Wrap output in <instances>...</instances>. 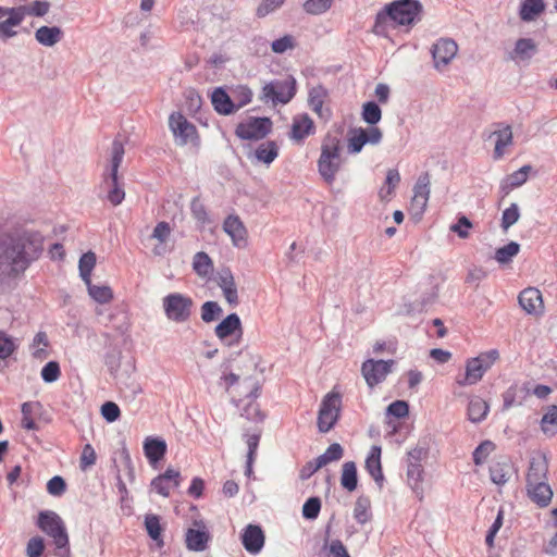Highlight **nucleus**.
Returning a JSON list of instances; mask_svg holds the SVG:
<instances>
[{"instance_id":"nucleus-55","label":"nucleus","mask_w":557,"mask_h":557,"mask_svg":"<svg viewBox=\"0 0 557 557\" xmlns=\"http://www.w3.org/2000/svg\"><path fill=\"white\" fill-rule=\"evenodd\" d=\"M495 450V444L491 441H484L473 451V461L476 466L483 465L491 453Z\"/></svg>"},{"instance_id":"nucleus-64","label":"nucleus","mask_w":557,"mask_h":557,"mask_svg":"<svg viewBox=\"0 0 557 557\" xmlns=\"http://www.w3.org/2000/svg\"><path fill=\"white\" fill-rule=\"evenodd\" d=\"M45 550V542L40 536L32 537L26 546L27 557H40Z\"/></svg>"},{"instance_id":"nucleus-44","label":"nucleus","mask_w":557,"mask_h":557,"mask_svg":"<svg viewBox=\"0 0 557 557\" xmlns=\"http://www.w3.org/2000/svg\"><path fill=\"white\" fill-rule=\"evenodd\" d=\"M400 183V174L397 169H389L386 173L385 184L380 189L379 196L382 200L387 199L394 193L396 186Z\"/></svg>"},{"instance_id":"nucleus-1","label":"nucleus","mask_w":557,"mask_h":557,"mask_svg":"<svg viewBox=\"0 0 557 557\" xmlns=\"http://www.w3.org/2000/svg\"><path fill=\"white\" fill-rule=\"evenodd\" d=\"M44 237L37 232L0 234V295L39 258Z\"/></svg>"},{"instance_id":"nucleus-20","label":"nucleus","mask_w":557,"mask_h":557,"mask_svg":"<svg viewBox=\"0 0 557 557\" xmlns=\"http://www.w3.org/2000/svg\"><path fill=\"white\" fill-rule=\"evenodd\" d=\"M216 337L224 341L233 335L238 337L243 334L242 321L237 313L226 315L214 329Z\"/></svg>"},{"instance_id":"nucleus-62","label":"nucleus","mask_w":557,"mask_h":557,"mask_svg":"<svg viewBox=\"0 0 557 557\" xmlns=\"http://www.w3.org/2000/svg\"><path fill=\"white\" fill-rule=\"evenodd\" d=\"M531 171L532 166L530 164H525L513 173L507 175L508 181H510L511 185L520 187L528 181V175Z\"/></svg>"},{"instance_id":"nucleus-3","label":"nucleus","mask_w":557,"mask_h":557,"mask_svg":"<svg viewBox=\"0 0 557 557\" xmlns=\"http://www.w3.org/2000/svg\"><path fill=\"white\" fill-rule=\"evenodd\" d=\"M50 10L46 0H35L28 4L7 8L0 5V39L8 40L17 35L13 28L18 26L26 15L42 17Z\"/></svg>"},{"instance_id":"nucleus-9","label":"nucleus","mask_w":557,"mask_h":557,"mask_svg":"<svg viewBox=\"0 0 557 557\" xmlns=\"http://www.w3.org/2000/svg\"><path fill=\"white\" fill-rule=\"evenodd\" d=\"M272 125L270 117L249 116L237 124L235 135L243 140L258 141L271 133Z\"/></svg>"},{"instance_id":"nucleus-6","label":"nucleus","mask_w":557,"mask_h":557,"mask_svg":"<svg viewBox=\"0 0 557 557\" xmlns=\"http://www.w3.org/2000/svg\"><path fill=\"white\" fill-rule=\"evenodd\" d=\"M297 82L289 75L284 79H274L262 87L260 99L264 102L271 101L273 104L288 103L296 95Z\"/></svg>"},{"instance_id":"nucleus-43","label":"nucleus","mask_w":557,"mask_h":557,"mask_svg":"<svg viewBox=\"0 0 557 557\" xmlns=\"http://www.w3.org/2000/svg\"><path fill=\"white\" fill-rule=\"evenodd\" d=\"M520 251V245L516 242H510L507 245L499 247L495 251V260L500 264H507L512 261Z\"/></svg>"},{"instance_id":"nucleus-61","label":"nucleus","mask_w":557,"mask_h":557,"mask_svg":"<svg viewBox=\"0 0 557 557\" xmlns=\"http://www.w3.org/2000/svg\"><path fill=\"white\" fill-rule=\"evenodd\" d=\"M96 460L97 455L95 449L90 444H86L79 457V468L85 471L91 466H94L96 463Z\"/></svg>"},{"instance_id":"nucleus-16","label":"nucleus","mask_w":557,"mask_h":557,"mask_svg":"<svg viewBox=\"0 0 557 557\" xmlns=\"http://www.w3.org/2000/svg\"><path fill=\"white\" fill-rule=\"evenodd\" d=\"M548 461L546 455L541 451L532 454L527 472V484L547 481Z\"/></svg>"},{"instance_id":"nucleus-22","label":"nucleus","mask_w":557,"mask_h":557,"mask_svg":"<svg viewBox=\"0 0 557 557\" xmlns=\"http://www.w3.org/2000/svg\"><path fill=\"white\" fill-rule=\"evenodd\" d=\"M211 103L219 114L230 115L236 112V103H234L223 87H216L212 91Z\"/></svg>"},{"instance_id":"nucleus-39","label":"nucleus","mask_w":557,"mask_h":557,"mask_svg":"<svg viewBox=\"0 0 557 557\" xmlns=\"http://www.w3.org/2000/svg\"><path fill=\"white\" fill-rule=\"evenodd\" d=\"M341 484L348 492H354L358 485L357 467L354 461H347L343 465Z\"/></svg>"},{"instance_id":"nucleus-10","label":"nucleus","mask_w":557,"mask_h":557,"mask_svg":"<svg viewBox=\"0 0 557 557\" xmlns=\"http://www.w3.org/2000/svg\"><path fill=\"white\" fill-rule=\"evenodd\" d=\"M382 138V131L376 126L369 128H351L348 132L347 150L350 154H357L362 150L364 145H379Z\"/></svg>"},{"instance_id":"nucleus-33","label":"nucleus","mask_w":557,"mask_h":557,"mask_svg":"<svg viewBox=\"0 0 557 557\" xmlns=\"http://www.w3.org/2000/svg\"><path fill=\"white\" fill-rule=\"evenodd\" d=\"M407 480L421 500L423 498L421 486L423 480V468L421 463L409 461L407 468Z\"/></svg>"},{"instance_id":"nucleus-46","label":"nucleus","mask_w":557,"mask_h":557,"mask_svg":"<svg viewBox=\"0 0 557 557\" xmlns=\"http://www.w3.org/2000/svg\"><path fill=\"white\" fill-rule=\"evenodd\" d=\"M511 467L508 462H495L491 469V479L497 485L505 484L510 478Z\"/></svg>"},{"instance_id":"nucleus-32","label":"nucleus","mask_w":557,"mask_h":557,"mask_svg":"<svg viewBox=\"0 0 557 557\" xmlns=\"http://www.w3.org/2000/svg\"><path fill=\"white\" fill-rule=\"evenodd\" d=\"M545 10L543 0H524L520 4L519 16L523 22L534 21Z\"/></svg>"},{"instance_id":"nucleus-25","label":"nucleus","mask_w":557,"mask_h":557,"mask_svg":"<svg viewBox=\"0 0 557 557\" xmlns=\"http://www.w3.org/2000/svg\"><path fill=\"white\" fill-rule=\"evenodd\" d=\"M342 396L334 391L327 393L318 412V418H339Z\"/></svg>"},{"instance_id":"nucleus-26","label":"nucleus","mask_w":557,"mask_h":557,"mask_svg":"<svg viewBox=\"0 0 557 557\" xmlns=\"http://www.w3.org/2000/svg\"><path fill=\"white\" fill-rule=\"evenodd\" d=\"M485 370L478 359L470 358L466 363V372L462 377H457L460 386L473 385L478 383L484 375Z\"/></svg>"},{"instance_id":"nucleus-11","label":"nucleus","mask_w":557,"mask_h":557,"mask_svg":"<svg viewBox=\"0 0 557 557\" xmlns=\"http://www.w3.org/2000/svg\"><path fill=\"white\" fill-rule=\"evenodd\" d=\"M430 52L432 54L434 69L442 72L455 59L458 52V45L454 39L443 37L432 45Z\"/></svg>"},{"instance_id":"nucleus-24","label":"nucleus","mask_w":557,"mask_h":557,"mask_svg":"<svg viewBox=\"0 0 557 557\" xmlns=\"http://www.w3.org/2000/svg\"><path fill=\"white\" fill-rule=\"evenodd\" d=\"M527 492L529 497L540 507H546L553 497V491L547 481L527 484Z\"/></svg>"},{"instance_id":"nucleus-58","label":"nucleus","mask_w":557,"mask_h":557,"mask_svg":"<svg viewBox=\"0 0 557 557\" xmlns=\"http://www.w3.org/2000/svg\"><path fill=\"white\" fill-rule=\"evenodd\" d=\"M190 211L194 219L205 225L210 222L206 207L201 203L199 197L193 198L190 202Z\"/></svg>"},{"instance_id":"nucleus-45","label":"nucleus","mask_w":557,"mask_h":557,"mask_svg":"<svg viewBox=\"0 0 557 557\" xmlns=\"http://www.w3.org/2000/svg\"><path fill=\"white\" fill-rule=\"evenodd\" d=\"M193 269L200 276H207L213 270V263L208 253L199 251L194 256Z\"/></svg>"},{"instance_id":"nucleus-48","label":"nucleus","mask_w":557,"mask_h":557,"mask_svg":"<svg viewBox=\"0 0 557 557\" xmlns=\"http://www.w3.org/2000/svg\"><path fill=\"white\" fill-rule=\"evenodd\" d=\"M223 313L221 306L213 300H208L201 306V319L206 323L218 320Z\"/></svg>"},{"instance_id":"nucleus-35","label":"nucleus","mask_w":557,"mask_h":557,"mask_svg":"<svg viewBox=\"0 0 557 557\" xmlns=\"http://www.w3.org/2000/svg\"><path fill=\"white\" fill-rule=\"evenodd\" d=\"M255 158L267 165L271 164L278 156V147L275 141L269 140L257 147Z\"/></svg>"},{"instance_id":"nucleus-49","label":"nucleus","mask_w":557,"mask_h":557,"mask_svg":"<svg viewBox=\"0 0 557 557\" xmlns=\"http://www.w3.org/2000/svg\"><path fill=\"white\" fill-rule=\"evenodd\" d=\"M488 411L490 406L484 399L475 397L470 400L468 406L469 418H485L488 414Z\"/></svg>"},{"instance_id":"nucleus-57","label":"nucleus","mask_w":557,"mask_h":557,"mask_svg":"<svg viewBox=\"0 0 557 557\" xmlns=\"http://www.w3.org/2000/svg\"><path fill=\"white\" fill-rule=\"evenodd\" d=\"M333 0H307L304 3V10L313 15H319L326 12L331 5Z\"/></svg>"},{"instance_id":"nucleus-15","label":"nucleus","mask_w":557,"mask_h":557,"mask_svg":"<svg viewBox=\"0 0 557 557\" xmlns=\"http://www.w3.org/2000/svg\"><path fill=\"white\" fill-rule=\"evenodd\" d=\"M181 484V473L174 469H166V471L151 481V488L163 497H169L171 491L178 487Z\"/></svg>"},{"instance_id":"nucleus-28","label":"nucleus","mask_w":557,"mask_h":557,"mask_svg":"<svg viewBox=\"0 0 557 557\" xmlns=\"http://www.w3.org/2000/svg\"><path fill=\"white\" fill-rule=\"evenodd\" d=\"M537 51V47L531 38H520L516 41L513 50L509 53L510 60H530Z\"/></svg>"},{"instance_id":"nucleus-21","label":"nucleus","mask_w":557,"mask_h":557,"mask_svg":"<svg viewBox=\"0 0 557 557\" xmlns=\"http://www.w3.org/2000/svg\"><path fill=\"white\" fill-rule=\"evenodd\" d=\"M381 446L374 445L371 447L369 455L366 459V469L371 478L379 484V486L383 485L384 474L381 462Z\"/></svg>"},{"instance_id":"nucleus-13","label":"nucleus","mask_w":557,"mask_h":557,"mask_svg":"<svg viewBox=\"0 0 557 557\" xmlns=\"http://www.w3.org/2000/svg\"><path fill=\"white\" fill-rule=\"evenodd\" d=\"M169 127L173 133L175 143L185 146L197 137V128L181 112H173L169 117Z\"/></svg>"},{"instance_id":"nucleus-8","label":"nucleus","mask_w":557,"mask_h":557,"mask_svg":"<svg viewBox=\"0 0 557 557\" xmlns=\"http://www.w3.org/2000/svg\"><path fill=\"white\" fill-rule=\"evenodd\" d=\"M162 305L169 320L183 323L190 318L194 301L189 296L171 293L163 298Z\"/></svg>"},{"instance_id":"nucleus-29","label":"nucleus","mask_w":557,"mask_h":557,"mask_svg":"<svg viewBox=\"0 0 557 557\" xmlns=\"http://www.w3.org/2000/svg\"><path fill=\"white\" fill-rule=\"evenodd\" d=\"M63 37V32L58 26H41L35 32V39L45 47H53Z\"/></svg>"},{"instance_id":"nucleus-7","label":"nucleus","mask_w":557,"mask_h":557,"mask_svg":"<svg viewBox=\"0 0 557 557\" xmlns=\"http://www.w3.org/2000/svg\"><path fill=\"white\" fill-rule=\"evenodd\" d=\"M38 528L52 539L58 548H63L69 542L64 521L54 511H41L38 515Z\"/></svg>"},{"instance_id":"nucleus-51","label":"nucleus","mask_w":557,"mask_h":557,"mask_svg":"<svg viewBox=\"0 0 557 557\" xmlns=\"http://www.w3.org/2000/svg\"><path fill=\"white\" fill-rule=\"evenodd\" d=\"M520 218V209L519 206L513 202L507 209L503 211L502 223L500 226L504 231H507L513 224L518 222Z\"/></svg>"},{"instance_id":"nucleus-31","label":"nucleus","mask_w":557,"mask_h":557,"mask_svg":"<svg viewBox=\"0 0 557 557\" xmlns=\"http://www.w3.org/2000/svg\"><path fill=\"white\" fill-rule=\"evenodd\" d=\"M261 433H262L261 430L255 429L252 431H248L244 435L246 444H247V447H248L247 469H246V473L248 475L252 472V463H253V461L256 459L257 449H258L259 442H260V438H261Z\"/></svg>"},{"instance_id":"nucleus-36","label":"nucleus","mask_w":557,"mask_h":557,"mask_svg":"<svg viewBox=\"0 0 557 557\" xmlns=\"http://www.w3.org/2000/svg\"><path fill=\"white\" fill-rule=\"evenodd\" d=\"M97 263V256L94 251L89 250L84 252L78 260V273L84 283H89L91 280V272Z\"/></svg>"},{"instance_id":"nucleus-59","label":"nucleus","mask_w":557,"mask_h":557,"mask_svg":"<svg viewBox=\"0 0 557 557\" xmlns=\"http://www.w3.org/2000/svg\"><path fill=\"white\" fill-rule=\"evenodd\" d=\"M41 379L46 383H53L60 376V366L57 361L47 362L40 372Z\"/></svg>"},{"instance_id":"nucleus-42","label":"nucleus","mask_w":557,"mask_h":557,"mask_svg":"<svg viewBox=\"0 0 557 557\" xmlns=\"http://www.w3.org/2000/svg\"><path fill=\"white\" fill-rule=\"evenodd\" d=\"M362 120L373 127L382 119V110L375 101H367L362 106Z\"/></svg>"},{"instance_id":"nucleus-63","label":"nucleus","mask_w":557,"mask_h":557,"mask_svg":"<svg viewBox=\"0 0 557 557\" xmlns=\"http://www.w3.org/2000/svg\"><path fill=\"white\" fill-rule=\"evenodd\" d=\"M66 491V482L60 476L55 475L47 483V492L52 496H61Z\"/></svg>"},{"instance_id":"nucleus-34","label":"nucleus","mask_w":557,"mask_h":557,"mask_svg":"<svg viewBox=\"0 0 557 557\" xmlns=\"http://www.w3.org/2000/svg\"><path fill=\"white\" fill-rule=\"evenodd\" d=\"M312 129L313 121L308 114H302L294 119L290 136L296 140H301L308 136Z\"/></svg>"},{"instance_id":"nucleus-12","label":"nucleus","mask_w":557,"mask_h":557,"mask_svg":"<svg viewBox=\"0 0 557 557\" xmlns=\"http://www.w3.org/2000/svg\"><path fill=\"white\" fill-rule=\"evenodd\" d=\"M211 541L210 531L202 519L193 521L190 528L185 532V545L188 550L203 552Z\"/></svg>"},{"instance_id":"nucleus-41","label":"nucleus","mask_w":557,"mask_h":557,"mask_svg":"<svg viewBox=\"0 0 557 557\" xmlns=\"http://www.w3.org/2000/svg\"><path fill=\"white\" fill-rule=\"evenodd\" d=\"M260 394V385L256 384L253 388L249 392L247 397L249 398V401L247 403L244 413L240 414L242 418H264V414L261 412L259 405L255 403V399Z\"/></svg>"},{"instance_id":"nucleus-52","label":"nucleus","mask_w":557,"mask_h":557,"mask_svg":"<svg viewBox=\"0 0 557 557\" xmlns=\"http://www.w3.org/2000/svg\"><path fill=\"white\" fill-rule=\"evenodd\" d=\"M430 183V174L428 172L420 174L413 187V196L420 199H429L431 191Z\"/></svg>"},{"instance_id":"nucleus-50","label":"nucleus","mask_w":557,"mask_h":557,"mask_svg":"<svg viewBox=\"0 0 557 557\" xmlns=\"http://www.w3.org/2000/svg\"><path fill=\"white\" fill-rule=\"evenodd\" d=\"M385 418H406L409 404L406 400H395L384 409Z\"/></svg>"},{"instance_id":"nucleus-23","label":"nucleus","mask_w":557,"mask_h":557,"mask_svg":"<svg viewBox=\"0 0 557 557\" xmlns=\"http://www.w3.org/2000/svg\"><path fill=\"white\" fill-rule=\"evenodd\" d=\"M518 300L528 313H537L543 308L542 294L534 287L523 289L519 294Z\"/></svg>"},{"instance_id":"nucleus-56","label":"nucleus","mask_w":557,"mask_h":557,"mask_svg":"<svg viewBox=\"0 0 557 557\" xmlns=\"http://www.w3.org/2000/svg\"><path fill=\"white\" fill-rule=\"evenodd\" d=\"M344 455L343 447L338 443L331 444L326 451L318 457V459L321 461L322 466H326L327 463L332 461H337L342 459Z\"/></svg>"},{"instance_id":"nucleus-14","label":"nucleus","mask_w":557,"mask_h":557,"mask_svg":"<svg viewBox=\"0 0 557 557\" xmlns=\"http://www.w3.org/2000/svg\"><path fill=\"white\" fill-rule=\"evenodd\" d=\"M394 360L367 359L361 366V373L369 387H374L385 380L392 371Z\"/></svg>"},{"instance_id":"nucleus-53","label":"nucleus","mask_w":557,"mask_h":557,"mask_svg":"<svg viewBox=\"0 0 557 557\" xmlns=\"http://www.w3.org/2000/svg\"><path fill=\"white\" fill-rule=\"evenodd\" d=\"M296 47V40L292 35H284L271 42V50L276 54H283L287 50H293Z\"/></svg>"},{"instance_id":"nucleus-27","label":"nucleus","mask_w":557,"mask_h":557,"mask_svg":"<svg viewBox=\"0 0 557 557\" xmlns=\"http://www.w3.org/2000/svg\"><path fill=\"white\" fill-rule=\"evenodd\" d=\"M145 529L150 539L156 543L157 547L162 548L164 546V528L161 524L160 517L154 513H147L145 516Z\"/></svg>"},{"instance_id":"nucleus-38","label":"nucleus","mask_w":557,"mask_h":557,"mask_svg":"<svg viewBox=\"0 0 557 557\" xmlns=\"http://www.w3.org/2000/svg\"><path fill=\"white\" fill-rule=\"evenodd\" d=\"M49 341L45 332H38L29 346L34 359L42 361L49 356Z\"/></svg>"},{"instance_id":"nucleus-60","label":"nucleus","mask_w":557,"mask_h":557,"mask_svg":"<svg viewBox=\"0 0 557 557\" xmlns=\"http://www.w3.org/2000/svg\"><path fill=\"white\" fill-rule=\"evenodd\" d=\"M16 349V345L11 336L0 331V359L9 358Z\"/></svg>"},{"instance_id":"nucleus-2","label":"nucleus","mask_w":557,"mask_h":557,"mask_svg":"<svg viewBox=\"0 0 557 557\" xmlns=\"http://www.w3.org/2000/svg\"><path fill=\"white\" fill-rule=\"evenodd\" d=\"M422 15L423 5L419 0H394L376 13L373 33L385 36L389 23L394 27L405 26L410 29L422 20Z\"/></svg>"},{"instance_id":"nucleus-47","label":"nucleus","mask_w":557,"mask_h":557,"mask_svg":"<svg viewBox=\"0 0 557 557\" xmlns=\"http://www.w3.org/2000/svg\"><path fill=\"white\" fill-rule=\"evenodd\" d=\"M370 499L368 497L360 496L355 504L354 508V517L355 519L361 523L364 524L368 522L371 518L370 512Z\"/></svg>"},{"instance_id":"nucleus-40","label":"nucleus","mask_w":557,"mask_h":557,"mask_svg":"<svg viewBox=\"0 0 557 557\" xmlns=\"http://www.w3.org/2000/svg\"><path fill=\"white\" fill-rule=\"evenodd\" d=\"M85 285L87 286L88 295L98 304H108L113 298V292L107 285H94L91 280L89 283H85Z\"/></svg>"},{"instance_id":"nucleus-19","label":"nucleus","mask_w":557,"mask_h":557,"mask_svg":"<svg viewBox=\"0 0 557 557\" xmlns=\"http://www.w3.org/2000/svg\"><path fill=\"white\" fill-rule=\"evenodd\" d=\"M498 129H495L488 135V138L495 137V148L493 151V159L500 160L505 154V148L512 145L513 136L511 126L508 124H497Z\"/></svg>"},{"instance_id":"nucleus-18","label":"nucleus","mask_w":557,"mask_h":557,"mask_svg":"<svg viewBox=\"0 0 557 557\" xmlns=\"http://www.w3.org/2000/svg\"><path fill=\"white\" fill-rule=\"evenodd\" d=\"M224 232L232 238L234 246L244 247L247 243V231L238 215H228L223 223Z\"/></svg>"},{"instance_id":"nucleus-37","label":"nucleus","mask_w":557,"mask_h":557,"mask_svg":"<svg viewBox=\"0 0 557 557\" xmlns=\"http://www.w3.org/2000/svg\"><path fill=\"white\" fill-rule=\"evenodd\" d=\"M326 97H327V90L322 85L314 86L309 90V98H308L309 107L320 117L324 116L323 103H324V100Z\"/></svg>"},{"instance_id":"nucleus-54","label":"nucleus","mask_w":557,"mask_h":557,"mask_svg":"<svg viewBox=\"0 0 557 557\" xmlns=\"http://www.w3.org/2000/svg\"><path fill=\"white\" fill-rule=\"evenodd\" d=\"M120 360H121V352L120 351H112L108 352L106 355V366L109 368L111 374L114 375V377L117 381V384H125L128 386L126 382L123 381L122 375L117 374L119 368H120Z\"/></svg>"},{"instance_id":"nucleus-17","label":"nucleus","mask_w":557,"mask_h":557,"mask_svg":"<svg viewBox=\"0 0 557 557\" xmlns=\"http://www.w3.org/2000/svg\"><path fill=\"white\" fill-rule=\"evenodd\" d=\"M242 543L250 554H258L264 546L265 536L261 527L248 524L242 533Z\"/></svg>"},{"instance_id":"nucleus-4","label":"nucleus","mask_w":557,"mask_h":557,"mask_svg":"<svg viewBox=\"0 0 557 557\" xmlns=\"http://www.w3.org/2000/svg\"><path fill=\"white\" fill-rule=\"evenodd\" d=\"M124 146L120 139H114L111 146L109 164L103 174V183L107 188V199L113 206H119L125 198L123 183L117 174L124 158Z\"/></svg>"},{"instance_id":"nucleus-5","label":"nucleus","mask_w":557,"mask_h":557,"mask_svg":"<svg viewBox=\"0 0 557 557\" xmlns=\"http://www.w3.org/2000/svg\"><path fill=\"white\" fill-rule=\"evenodd\" d=\"M341 165V140L335 136H326L321 145L318 172L325 183L333 184Z\"/></svg>"},{"instance_id":"nucleus-30","label":"nucleus","mask_w":557,"mask_h":557,"mask_svg":"<svg viewBox=\"0 0 557 557\" xmlns=\"http://www.w3.org/2000/svg\"><path fill=\"white\" fill-rule=\"evenodd\" d=\"M144 451L149 462L154 465L164 457L166 444L164 441L148 437L144 443Z\"/></svg>"}]
</instances>
